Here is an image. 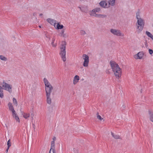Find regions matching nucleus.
Instances as JSON below:
<instances>
[{
  "mask_svg": "<svg viewBox=\"0 0 153 153\" xmlns=\"http://www.w3.org/2000/svg\"><path fill=\"white\" fill-rule=\"evenodd\" d=\"M82 58L84 60L83 65V66L87 67L89 62V56L86 54H84L82 55Z\"/></svg>",
  "mask_w": 153,
  "mask_h": 153,
  "instance_id": "8",
  "label": "nucleus"
},
{
  "mask_svg": "<svg viewBox=\"0 0 153 153\" xmlns=\"http://www.w3.org/2000/svg\"><path fill=\"white\" fill-rule=\"evenodd\" d=\"M136 15L137 20L136 24H137V31L138 33H140L143 30L144 26L145 21L141 17L139 12H137Z\"/></svg>",
  "mask_w": 153,
  "mask_h": 153,
  "instance_id": "2",
  "label": "nucleus"
},
{
  "mask_svg": "<svg viewBox=\"0 0 153 153\" xmlns=\"http://www.w3.org/2000/svg\"><path fill=\"white\" fill-rule=\"evenodd\" d=\"M79 77L78 75H76L74 78L73 80V84L74 85L76 84L77 82H78V81L79 80Z\"/></svg>",
  "mask_w": 153,
  "mask_h": 153,
  "instance_id": "15",
  "label": "nucleus"
},
{
  "mask_svg": "<svg viewBox=\"0 0 153 153\" xmlns=\"http://www.w3.org/2000/svg\"><path fill=\"white\" fill-rule=\"evenodd\" d=\"M12 115L13 116V117L15 118L18 116L16 114V112L15 111H14V113L12 112Z\"/></svg>",
  "mask_w": 153,
  "mask_h": 153,
  "instance_id": "29",
  "label": "nucleus"
},
{
  "mask_svg": "<svg viewBox=\"0 0 153 153\" xmlns=\"http://www.w3.org/2000/svg\"><path fill=\"white\" fill-rule=\"evenodd\" d=\"M2 87L4 90L11 93L12 92V85L4 82H2Z\"/></svg>",
  "mask_w": 153,
  "mask_h": 153,
  "instance_id": "7",
  "label": "nucleus"
},
{
  "mask_svg": "<svg viewBox=\"0 0 153 153\" xmlns=\"http://www.w3.org/2000/svg\"><path fill=\"white\" fill-rule=\"evenodd\" d=\"M115 0H108L107 1L106 0L101 1L99 3L100 6L104 8H108L109 5L114 6V5Z\"/></svg>",
  "mask_w": 153,
  "mask_h": 153,
  "instance_id": "4",
  "label": "nucleus"
},
{
  "mask_svg": "<svg viewBox=\"0 0 153 153\" xmlns=\"http://www.w3.org/2000/svg\"><path fill=\"white\" fill-rule=\"evenodd\" d=\"M110 32L114 35L117 36H124V34L120 30L116 29H111L110 30Z\"/></svg>",
  "mask_w": 153,
  "mask_h": 153,
  "instance_id": "6",
  "label": "nucleus"
},
{
  "mask_svg": "<svg viewBox=\"0 0 153 153\" xmlns=\"http://www.w3.org/2000/svg\"><path fill=\"white\" fill-rule=\"evenodd\" d=\"M0 59L3 61H6L7 60V58L3 55H0Z\"/></svg>",
  "mask_w": 153,
  "mask_h": 153,
  "instance_id": "24",
  "label": "nucleus"
},
{
  "mask_svg": "<svg viewBox=\"0 0 153 153\" xmlns=\"http://www.w3.org/2000/svg\"><path fill=\"white\" fill-rule=\"evenodd\" d=\"M42 14H40V16H42Z\"/></svg>",
  "mask_w": 153,
  "mask_h": 153,
  "instance_id": "37",
  "label": "nucleus"
},
{
  "mask_svg": "<svg viewBox=\"0 0 153 153\" xmlns=\"http://www.w3.org/2000/svg\"><path fill=\"white\" fill-rule=\"evenodd\" d=\"M39 27L40 28H41V26H39Z\"/></svg>",
  "mask_w": 153,
  "mask_h": 153,
  "instance_id": "38",
  "label": "nucleus"
},
{
  "mask_svg": "<svg viewBox=\"0 0 153 153\" xmlns=\"http://www.w3.org/2000/svg\"><path fill=\"white\" fill-rule=\"evenodd\" d=\"M9 147H7V149H6V152L7 153V152L8 151V149H9Z\"/></svg>",
  "mask_w": 153,
  "mask_h": 153,
  "instance_id": "33",
  "label": "nucleus"
},
{
  "mask_svg": "<svg viewBox=\"0 0 153 153\" xmlns=\"http://www.w3.org/2000/svg\"><path fill=\"white\" fill-rule=\"evenodd\" d=\"M144 56V53L143 52H140L134 56V57L136 59H141Z\"/></svg>",
  "mask_w": 153,
  "mask_h": 153,
  "instance_id": "9",
  "label": "nucleus"
},
{
  "mask_svg": "<svg viewBox=\"0 0 153 153\" xmlns=\"http://www.w3.org/2000/svg\"><path fill=\"white\" fill-rule=\"evenodd\" d=\"M64 26L62 25H60L59 23H57L56 28L57 29H61L63 28Z\"/></svg>",
  "mask_w": 153,
  "mask_h": 153,
  "instance_id": "18",
  "label": "nucleus"
},
{
  "mask_svg": "<svg viewBox=\"0 0 153 153\" xmlns=\"http://www.w3.org/2000/svg\"><path fill=\"white\" fill-rule=\"evenodd\" d=\"M13 102L14 105L17 106L18 105L16 99L15 98H13Z\"/></svg>",
  "mask_w": 153,
  "mask_h": 153,
  "instance_id": "26",
  "label": "nucleus"
},
{
  "mask_svg": "<svg viewBox=\"0 0 153 153\" xmlns=\"http://www.w3.org/2000/svg\"><path fill=\"white\" fill-rule=\"evenodd\" d=\"M23 117L25 119H28L30 116L29 113H24L23 114Z\"/></svg>",
  "mask_w": 153,
  "mask_h": 153,
  "instance_id": "20",
  "label": "nucleus"
},
{
  "mask_svg": "<svg viewBox=\"0 0 153 153\" xmlns=\"http://www.w3.org/2000/svg\"><path fill=\"white\" fill-rule=\"evenodd\" d=\"M43 81L45 85L46 94H51L53 88L52 86L46 78H44Z\"/></svg>",
  "mask_w": 153,
  "mask_h": 153,
  "instance_id": "5",
  "label": "nucleus"
},
{
  "mask_svg": "<svg viewBox=\"0 0 153 153\" xmlns=\"http://www.w3.org/2000/svg\"><path fill=\"white\" fill-rule=\"evenodd\" d=\"M56 139V137H54L53 138V141H55V140Z\"/></svg>",
  "mask_w": 153,
  "mask_h": 153,
  "instance_id": "34",
  "label": "nucleus"
},
{
  "mask_svg": "<svg viewBox=\"0 0 153 153\" xmlns=\"http://www.w3.org/2000/svg\"><path fill=\"white\" fill-rule=\"evenodd\" d=\"M7 147H10L11 146L10 140H9L7 142Z\"/></svg>",
  "mask_w": 153,
  "mask_h": 153,
  "instance_id": "30",
  "label": "nucleus"
},
{
  "mask_svg": "<svg viewBox=\"0 0 153 153\" xmlns=\"http://www.w3.org/2000/svg\"><path fill=\"white\" fill-rule=\"evenodd\" d=\"M66 42L65 41H62L60 47V52L59 54L61 56L63 62L66 61Z\"/></svg>",
  "mask_w": 153,
  "mask_h": 153,
  "instance_id": "3",
  "label": "nucleus"
},
{
  "mask_svg": "<svg viewBox=\"0 0 153 153\" xmlns=\"http://www.w3.org/2000/svg\"><path fill=\"white\" fill-rule=\"evenodd\" d=\"M91 15L92 16L96 17H105L106 16L105 15H99L94 13H91Z\"/></svg>",
  "mask_w": 153,
  "mask_h": 153,
  "instance_id": "13",
  "label": "nucleus"
},
{
  "mask_svg": "<svg viewBox=\"0 0 153 153\" xmlns=\"http://www.w3.org/2000/svg\"><path fill=\"white\" fill-rule=\"evenodd\" d=\"M97 117L98 119H99L100 120H102L103 119V118L101 117V116L99 115L98 113H97Z\"/></svg>",
  "mask_w": 153,
  "mask_h": 153,
  "instance_id": "27",
  "label": "nucleus"
},
{
  "mask_svg": "<svg viewBox=\"0 0 153 153\" xmlns=\"http://www.w3.org/2000/svg\"><path fill=\"white\" fill-rule=\"evenodd\" d=\"M8 105L9 110L10 111H11L12 112L14 113L15 110H14V108L13 107V106L12 103H11L10 102H9L8 103Z\"/></svg>",
  "mask_w": 153,
  "mask_h": 153,
  "instance_id": "16",
  "label": "nucleus"
},
{
  "mask_svg": "<svg viewBox=\"0 0 153 153\" xmlns=\"http://www.w3.org/2000/svg\"><path fill=\"white\" fill-rule=\"evenodd\" d=\"M15 119L16 120V121L17 122H18L19 123L20 122V120H19V117H18V116L16 117H15Z\"/></svg>",
  "mask_w": 153,
  "mask_h": 153,
  "instance_id": "31",
  "label": "nucleus"
},
{
  "mask_svg": "<svg viewBox=\"0 0 153 153\" xmlns=\"http://www.w3.org/2000/svg\"><path fill=\"white\" fill-rule=\"evenodd\" d=\"M79 8H80V10H81V7H79Z\"/></svg>",
  "mask_w": 153,
  "mask_h": 153,
  "instance_id": "40",
  "label": "nucleus"
},
{
  "mask_svg": "<svg viewBox=\"0 0 153 153\" xmlns=\"http://www.w3.org/2000/svg\"><path fill=\"white\" fill-rule=\"evenodd\" d=\"M51 150H51V149H50V150L49 152V153H51ZM54 153H55V152Z\"/></svg>",
  "mask_w": 153,
  "mask_h": 153,
  "instance_id": "36",
  "label": "nucleus"
},
{
  "mask_svg": "<svg viewBox=\"0 0 153 153\" xmlns=\"http://www.w3.org/2000/svg\"><path fill=\"white\" fill-rule=\"evenodd\" d=\"M46 37L48 38L49 40L51 39L50 37L49 36H47Z\"/></svg>",
  "mask_w": 153,
  "mask_h": 153,
  "instance_id": "35",
  "label": "nucleus"
},
{
  "mask_svg": "<svg viewBox=\"0 0 153 153\" xmlns=\"http://www.w3.org/2000/svg\"><path fill=\"white\" fill-rule=\"evenodd\" d=\"M51 94H46V101L47 103L50 105L51 103Z\"/></svg>",
  "mask_w": 153,
  "mask_h": 153,
  "instance_id": "12",
  "label": "nucleus"
},
{
  "mask_svg": "<svg viewBox=\"0 0 153 153\" xmlns=\"http://www.w3.org/2000/svg\"><path fill=\"white\" fill-rule=\"evenodd\" d=\"M100 10V9L99 8H96L94 9L93 10L91 13H96L98 12H99Z\"/></svg>",
  "mask_w": 153,
  "mask_h": 153,
  "instance_id": "22",
  "label": "nucleus"
},
{
  "mask_svg": "<svg viewBox=\"0 0 153 153\" xmlns=\"http://www.w3.org/2000/svg\"><path fill=\"white\" fill-rule=\"evenodd\" d=\"M149 118L150 120L153 122V113H151L149 112Z\"/></svg>",
  "mask_w": 153,
  "mask_h": 153,
  "instance_id": "25",
  "label": "nucleus"
},
{
  "mask_svg": "<svg viewBox=\"0 0 153 153\" xmlns=\"http://www.w3.org/2000/svg\"><path fill=\"white\" fill-rule=\"evenodd\" d=\"M3 89L2 86H0V97L1 98L4 97Z\"/></svg>",
  "mask_w": 153,
  "mask_h": 153,
  "instance_id": "17",
  "label": "nucleus"
},
{
  "mask_svg": "<svg viewBox=\"0 0 153 153\" xmlns=\"http://www.w3.org/2000/svg\"><path fill=\"white\" fill-rule=\"evenodd\" d=\"M111 134L112 137L115 139H119L120 138V137L119 136L117 135H115L114 133L112 132H111Z\"/></svg>",
  "mask_w": 153,
  "mask_h": 153,
  "instance_id": "23",
  "label": "nucleus"
},
{
  "mask_svg": "<svg viewBox=\"0 0 153 153\" xmlns=\"http://www.w3.org/2000/svg\"><path fill=\"white\" fill-rule=\"evenodd\" d=\"M80 33L81 35H84L86 34L85 31L83 30H81L80 31Z\"/></svg>",
  "mask_w": 153,
  "mask_h": 153,
  "instance_id": "28",
  "label": "nucleus"
},
{
  "mask_svg": "<svg viewBox=\"0 0 153 153\" xmlns=\"http://www.w3.org/2000/svg\"><path fill=\"white\" fill-rule=\"evenodd\" d=\"M149 53L150 54H152L153 53V51L151 49H149Z\"/></svg>",
  "mask_w": 153,
  "mask_h": 153,
  "instance_id": "32",
  "label": "nucleus"
},
{
  "mask_svg": "<svg viewBox=\"0 0 153 153\" xmlns=\"http://www.w3.org/2000/svg\"><path fill=\"white\" fill-rule=\"evenodd\" d=\"M146 34L150 38L152 39L153 40V35L149 32L148 31H146Z\"/></svg>",
  "mask_w": 153,
  "mask_h": 153,
  "instance_id": "19",
  "label": "nucleus"
},
{
  "mask_svg": "<svg viewBox=\"0 0 153 153\" xmlns=\"http://www.w3.org/2000/svg\"><path fill=\"white\" fill-rule=\"evenodd\" d=\"M47 21L50 23L51 25H53L56 27V21L53 19L49 18L47 19Z\"/></svg>",
  "mask_w": 153,
  "mask_h": 153,
  "instance_id": "10",
  "label": "nucleus"
},
{
  "mask_svg": "<svg viewBox=\"0 0 153 153\" xmlns=\"http://www.w3.org/2000/svg\"><path fill=\"white\" fill-rule=\"evenodd\" d=\"M110 64L116 78L117 79H119L121 76L122 69L118 64L114 61H111L110 62Z\"/></svg>",
  "mask_w": 153,
  "mask_h": 153,
  "instance_id": "1",
  "label": "nucleus"
},
{
  "mask_svg": "<svg viewBox=\"0 0 153 153\" xmlns=\"http://www.w3.org/2000/svg\"><path fill=\"white\" fill-rule=\"evenodd\" d=\"M55 142L54 141H52L51 143V147L50 149L52 150L53 153L55 152V150L54 147Z\"/></svg>",
  "mask_w": 153,
  "mask_h": 153,
  "instance_id": "14",
  "label": "nucleus"
},
{
  "mask_svg": "<svg viewBox=\"0 0 153 153\" xmlns=\"http://www.w3.org/2000/svg\"><path fill=\"white\" fill-rule=\"evenodd\" d=\"M55 40V37H53L52 39L51 45L53 47H55L56 46V44L54 43V41Z\"/></svg>",
  "mask_w": 153,
  "mask_h": 153,
  "instance_id": "21",
  "label": "nucleus"
},
{
  "mask_svg": "<svg viewBox=\"0 0 153 153\" xmlns=\"http://www.w3.org/2000/svg\"><path fill=\"white\" fill-rule=\"evenodd\" d=\"M65 29H63L61 30L59 33V36L61 37L65 38L67 36L66 34L65 33Z\"/></svg>",
  "mask_w": 153,
  "mask_h": 153,
  "instance_id": "11",
  "label": "nucleus"
},
{
  "mask_svg": "<svg viewBox=\"0 0 153 153\" xmlns=\"http://www.w3.org/2000/svg\"><path fill=\"white\" fill-rule=\"evenodd\" d=\"M32 119L33 120V117H32Z\"/></svg>",
  "mask_w": 153,
  "mask_h": 153,
  "instance_id": "39",
  "label": "nucleus"
}]
</instances>
